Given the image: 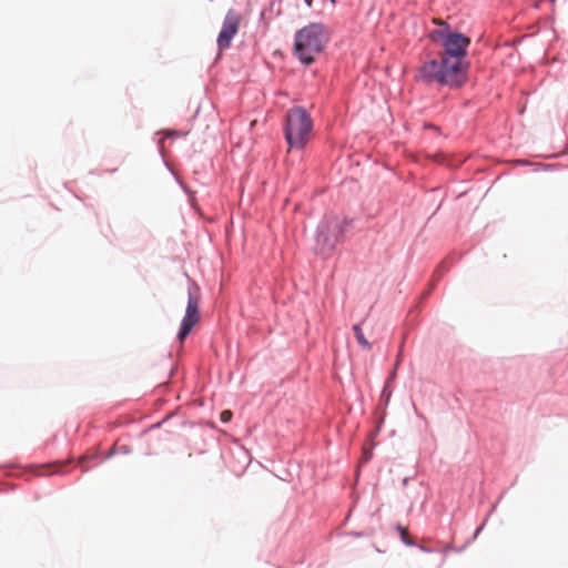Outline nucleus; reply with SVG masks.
Masks as SVG:
<instances>
[{
  "instance_id": "1",
  "label": "nucleus",
  "mask_w": 568,
  "mask_h": 568,
  "mask_svg": "<svg viewBox=\"0 0 568 568\" xmlns=\"http://www.w3.org/2000/svg\"><path fill=\"white\" fill-rule=\"evenodd\" d=\"M434 23L443 27L430 33V39L443 48L440 60L433 59L425 62L419 68L418 75L427 82L459 88L466 81L469 68L466 58L470 39L453 31L448 24L438 19H434Z\"/></svg>"
},
{
  "instance_id": "2",
  "label": "nucleus",
  "mask_w": 568,
  "mask_h": 568,
  "mask_svg": "<svg viewBox=\"0 0 568 568\" xmlns=\"http://www.w3.org/2000/svg\"><path fill=\"white\" fill-rule=\"evenodd\" d=\"M329 39V32L322 23H310L295 34L294 53L298 60L310 65L315 61Z\"/></svg>"
},
{
  "instance_id": "3",
  "label": "nucleus",
  "mask_w": 568,
  "mask_h": 568,
  "mask_svg": "<svg viewBox=\"0 0 568 568\" xmlns=\"http://www.w3.org/2000/svg\"><path fill=\"white\" fill-rule=\"evenodd\" d=\"M313 130V121L305 109L295 106L286 114L285 139L291 148L304 149Z\"/></svg>"
},
{
  "instance_id": "4",
  "label": "nucleus",
  "mask_w": 568,
  "mask_h": 568,
  "mask_svg": "<svg viewBox=\"0 0 568 568\" xmlns=\"http://www.w3.org/2000/svg\"><path fill=\"white\" fill-rule=\"evenodd\" d=\"M346 221L337 216H326L317 229L316 246L321 253L332 252L341 241Z\"/></svg>"
},
{
  "instance_id": "5",
  "label": "nucleus",
  "mask_w": 568,
  "mask_h": 568,
  "mask_svg": "<svg viewBox=\"0 0 568 568\" xmlns=\"http://www.w3.org/2000/svg\"><path fill=\"white\" fill-rule=\"evenodd\" d=\"M241 21L242 17L237 12L234 10L227 11L217 37V45L221 51L230 48L232 39L239 31Z\"/></svg>"
},
{
  "instance_id": "6",
  "label": "nucleus",
  "mask_w": 568,
  "mask_h": 568,
  "mask_svg": "<svg viewBox=\"0 0 568 568\" xmlns=\"http://www.w3.org/2000/svg\"><path fill=\"white\" fill-rule=\"evenodd\" d=\"M199 321H200L199 301H197V298H195L191 294H189L185 315L182 320L180 332L178 335L179 341L181 343L186 338V336L190 334V332L193 329V327L199 323Z\"/></svg>"
},
{
  "instance_id": "7",
  "label": "nucleus",
  "mask_w": 568,
  "mask_h": 568,
  "mask_svg": "<svg viewBox=\"0 0 568 568\" xmlns=\"http://www.w3.org/2000/svg\"><path fill=\"white\" fill-rule=\"evenodd\" d=\"M353 331L355 333V336H356V339L358 342V344L364 348V349H367L369 351L372 348V345L371 343L365 338L364 334H363V331L361 328V326L358 324H355L353 326Z\"/></svg>"
},
{
  "instance_id": "8",
  "label": "nucleus",
  "mask_w": 568,
  "mask_h": 568,
  "mask_svg": "<svg viewBox=\"0 0 568 568\" xmlns=\"http://www.w3.org/2000/svg\"><path fill=\"white\" fill-rule=\"evenodd\" d=\"M398 530L400 532V538H402L403 542H405L407 546H412L413 541L408 536V530L402 526H398Z\"/></svg>"
},
{
  "instance_id": "9",
  "label": "nucleus",
  "mask_w": 568,
  "mask_h": 568,
  "mask_svg": "<svg viewBox=\"0 0 568 568\" xmlns=\"http://www.w3.org/2000/svg\"><path fill=\"white\" fill-rule=\"evenodd\" d=\"M231 418H232V412L229 409L223 410L220 415V419L223 423H229L231 420Z\"/></svg>"
},
{
  "instance_id": "10",
  "label": "nucleus",
  "mask_w": 568,
  "mask_h": 568,
  "mask_svg": "<svg viewBox=\"0 0 568 568\" xmlns=\"http://www.w3.org/2000/svg\"><path fill=\"white\" fill-rule=\"evenodd\" d=\"M307 7H312L313 0H304Z\"/></svg>"
},
{
  "instance_id": "11",
  "label": "nucleus",
  "mask_w": 568,
  "mask_h": 568,
  "mask_svg": "<svg viewBox=\"0 0 568 568\" xmlns=\"http://www.w3.org/2000/svg\"><path fill=\"white\" fill-rule=\"evenodd\" d=\"M85 459H87V457H85V456L80 457V458H79V464L81 465Z\"/></svg>"
}]
</instances>
